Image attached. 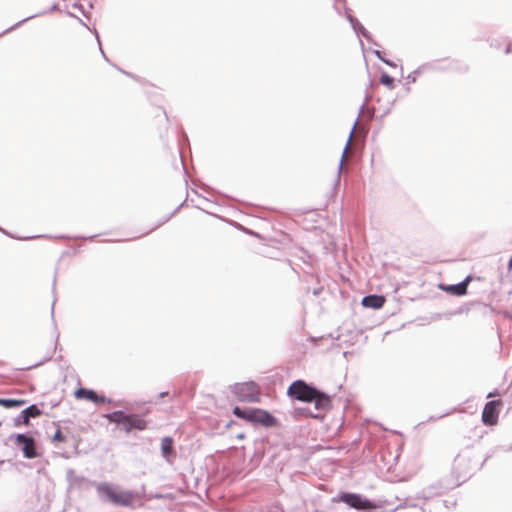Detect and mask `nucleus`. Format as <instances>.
<instances>
[{"label":"nucleus","instance_id":"f257e3e1","mask_svg":"<svg viewBox=\"0 0 512 512\" xmlns=\"http://www.w3.org/2000/svg\"><path fill=\"white\" fill-rule=\"evenodd\" d=\"M287 393L290 397L299 401L314 403L317 413L312 414V416L315 418L320 417L321 414L328 411L331 406V399L327 394L306 384L302 380L294 381L289 386Z\"/></svg>","mask_w":512,"mask_h":512},{"label":"nucleus","instance_id":"f03ea898","mask_svg":"<svg viewBox=\"0 0 512 512\" xmlns=\"http://www.w3.org/2000/svg\"><path fill=\"white\" fill-rule=\"evenodd\" d=\"M99 495H104L107 499L118 506L132 507L138 495L129 490H116L111 484L100 483L96 487Z\"/></svg>","mask_w":512,"mask_h":512},{"label":"nucleus","instance_id":"7ed1b4c3","mask_svg":"<svg viewBox=\"0 0 512 512\" xmlns=\"http://www.w3.org/2000/svg\"><path fill=\"white\" fill-rule=\"evenodd\" d=\"M106 417L110 422L116 423L121 430L127 433L132 429L144 430L147 427L144 419L137 415L125 414L123 411H114Z\"/></svg>","mask_w":512,"mask_h":512},{"label":"nucleus","instance_id":"20e7f679","mask_svg":"<svg viewBox=\"0 0 512 512\" xmlns=\"http://www.w3.org/2000/svg\"><path fill=\"white\" fill-rule=\"evenodd\" d=\"M233 413L241 419H245L252 423L261 424L265 427L274 426L277 422L270 413L258 408L242 410L240 407L236 406L233 409Z\"/></svg>","mask_w":512,"mask_h":512},{"label":"nucleus","instance_id":"39448f33","mask_svg":"<svg viewBox=\"0 0 512 512\" xmlns=\"http://www.w3.org/2000/svg\"><path fill=\"white\" fill-rule=\"evenodd\" d=\"M232 392L244 402H258L260 399V388L255 382L238 383L232 387Z\"/></svg>","mask_w":512,"mask_h":512},{"label":"nucleus","instance_id":"423d86ee","mask_svg":"<svg viewBox=\"0 0 512 512\" xmlns=\"http://www.w3.org/2000/svg\"><path fill=\"white\" fill-rule=\"evenodd\" d=\"M502 405L501 400H492L485 404L481 416L484 425L494 426L497 424Z\"/></svg>","mask_w":512,"mask_h":512},{"label":"nucleus","instance_id":"0eeeda50","mask_svg":"<svg viewBox=\"0 0 512 512\" xmlns=\"http://www.w3.org/2000/svg\"><path fill=\"white\" fill-rule=\"evenodd\" d=\"M339 501L356 509H370L374 505L371 501L363 499L360 495L354 493H343L339 496Z\"/></svg>","mask_w":512,"mask_h":512},{"label":"nucleus","instance_id":"6e6552de","mask_svg":"<svg viewBox=\"0 0 512 512\" xmlns=\"http://www.w3.org/2000/svg\"><path fill=\"white\" fill-rule=\"evenodd\" d=\"M16 443L18 445H23L22 451L24 457L31 459L37 456L35 442L32 437H28L24 434H17Z\"/></svg>","mask_w":512,"mask_h":512},{"label":"nucleus","instance_id":"1a4fd4ad","mask_svg":"<svg viewBox=\"0 0 512 512\" xmlns=\"http://www.w3.org/2000/svg\"><path fill=\"white\" fill-rule=\"evenodd\" d=\"M161 455L165 461L172 464L175 460L176 453L174 450V440L170 436H166L161 439L160 444Z\"/></svg>","mask_w":512,"mask_h":512},{"label":"nucleus","instance_id":"9d476101","mask_svg":"<svg viewBox=\"0 0 512 512\" xmlns=\"http://www.w3.org/2000/svg\"><path fill=\"white\" fill-rule=\"evenodd\" d=\"M39 415H41V410L35 404L30 405L15 418V425L18 426L21 423L28 425L31 417H37Z\"/></svg>","mask_w":512,"mask_h":512},{"label":"nucleus","instance_id":"9b49d317","mask_svg":"<svg viewBox=\"0 0 512 512\" xmlns=\"http://www.w3.org/2000/svg\"><path fill=\"white\" fill-rule=\"evenodd\" d=\"M77 399H86L94 403H104L105 397L98 395L94 390L79 388L74 393Z\"/></svg>","mask_w":512,"mask_h":512},{"label":"nucleus","instance_id":"f8f14e48","mask_svg":"<svg viewBox=\"0 0 512 512\" xmlns=\"http://www.w3.org/2000/svg\"><path fill=\"white\" fill-rule=\"evenodd\" d=\"M385 297L382 295H368L363 297L361 303L364 307L380 309L385 304Z\"/></svg>","mask_w":512,"mask_h":512},{"label":"nucleus","instance_id":"ddd939ff","mask_svg":"<svg viewBox=\"0 0 512 512\" xmlns=\"http://www.w3.org/2000/svg\"><path fill=\"white\" fill-rule=\"evenodd\" d=\"M26 403L23 399H2L0 398V405L5 408L20 407Z\"/></svg>","mask_w":512,"mask_h":512},{"label":"nucleus","instance_id":"4468645a","mask_svg":"<svg viewBox=\"0 0 512 512\" xmlns=\"http://www.w3.org/2000/svg\"><path fill=\"white\" fill-rule=\"evenodd\" d=\"M449 290L453 291L457 295H463L467 291V283L462 282L457 285H453L449 288Z\"/></svg>","mask_w":512,"mask_h":512},{"label":"nucleus","instance_id":"2eb2a0df","mask_svg":"<svg viewBox=\"0 0 512 512\" xmlns=\"http://www.w3.org/2000/svg\"><path fill=\"white\" fill-rule=\"evenodd\" d=\"M380 83L389 88H392L394 86V79L387 73H382L380 77Z\"/></svg>","mask_w":512,"mask_h":512},{"label":"nucleus","instance_id":"dca6fc26","mask_svg":"<svg viewBox=\"0 0 512 512\" xmlns=\"http://www.w3.org/2000/svg\"><path fill=\"white\" fill-rule=\"evenodd\" d=\"M355 126H356V122L354 123L353 128H352V130H351V132L349 134V138H348V141L346 143V146H345V149H344V152H343V155H342V159H341V162H340V168L342 167L343 160L345 158L346 152H347L348 147L350 145V142H351V139H352V136H353V133H354Z\"/></svg>","mask_w":512,"mask_h":512},{"label":"nucleus","instance_id":"f3484780","mask_svg":"<svg viewBox=\"0 0 512 512\" xmlns=\"http://www.w3.org/2000/svg\"><path fill=\"white\" fill-rule=\"evenodd\" d=\"M53 440L59 441V442H62L65 440L64 435L62 434V432L59 429L55 432V434L53 436Z\"/></svg>","mask_w":512,"mask_h":512},{"label":"nucleus","instance_id":"a211bd4d","mask_svg":"<svg viewBox=\"0 0 512 512\" xmlns=\"http://www.w3.org/2000/svg\"><path fill=\"white\" fill-rule=\"evenodd\" d=\"M508 267H509L510 269H512V257H511V258H510V260H509Z\"/></svg>","mask_w":512,"mask_h":512},{"label":"nucleus","instance_id":"6ab92c4d","mask_svg":"<svg viewBox=\"0 0 512 512\" xmlns=\"http://www.w3.org/2000/svg\"><path fill=\"white\" fill-rule=\"evenodd\" d=\"M166 395H168V392H162V393H160V397H164V396H166Z\"/></svg>","mask_w":512,"mask_h":512},{"label":"nucleus","instance_id":"aec40b11","mask_svg":"<svg viewBox=\"0 0 512 512\" xmlns=\"http://www.w3.org/2000/svg\"><path fill=\"white\" fill-rule=\"evenodd\" d=\"M495 394H496V393H489V394L487 395V397H488V398H490V397L494 396Z\"/></svg>","mask_w":512,"mask_h":512}]
</instances>
